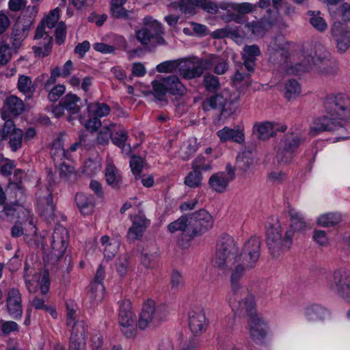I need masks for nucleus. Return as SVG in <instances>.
<instances>
[{"label": "nucleus", "instance_id": "nucleus-31", "mask_svg": "<svg viewBox=\"0 0 350 350\" xmlns=\"http://www.w3.org/2000/svg\"><path fill=\"white\" fill-rule=\"evenodd\" d=\"M100 242L103 246V254L105 258L110 260L117 254L120 244L116 240H110L108 236H103Z\"/></svg>", "mask_w": 350, "mask_h": 350}, {"label": "nucleus", "instance_id": "nucleus-62", "mask_svg": "<svg viewBox=\"0 0 350 350\" xmlns=\"http://www.w3.org/2000/svg\"><path fill=\"white\" fill-rule=\"evenodd\" d=\"M66 88L64 85H57L49 90V93L48 94V98L50 101L55 102L57 101L60 96L65 92Z\"/></svg>", "mask_w": 350, "mask_h": 350}, {"label": "nucleus", "instance_id": "nucleus-2", "mask_svg": "<svg viewBox=\"0 0 350 350\" xmlns=\"http://www.w3.org/2000/svg\"><path fill=\"white\" fill-rule=\"evenodd\" d=\"M136 38L143 46L150 51L154 50L158 46H165L167 42L163 38L165 29L162 24L152 17L144 19V26L136 31Z\"/></svg>", "mask_w": 350, "mask_h": 350}, {"label": "nucleus", "instance_id": "nucleus-22", "mask_svg": "<svg viewBox=\"0 0 350 350\" xmlns=\"http://www.w3.org/2000/svg\"><path fill=\"white\" fill-rule=\"evenodd\" d=\"M75 202L82 214L89 215L94 211L95 200L92 196L83 193H77L75 196Z\"/></svg>", "mask_w": 350, "mask_h": 350}, {"label": "nucleus", "instance_id": "nucleus-40", "mask_svg": "<svg viewBox=\"0 0 350 350\" xmlns=\"http://www.w3.org/2000/svg\"><path fill=\"white\" fill-rule=\"evenodd\" d=\"M301 93V88L298 82L295 79L288 80L284 87V96L290 100L295 98Z\"/></svg>", "mask_w": 350, "mask_h": 350}, {"label": "nucleus", "instance_id": "nucleus-29", "mask_svg": "<svg viewBox=\"0 0 350 350\" xmlns=\"http://www.w3.org/2000/svg\"><path fill=\"white\" fill-rule=\"evenodd\" d=\"M165 83V86L168 90V92L172 94L183 95L186 92V88L180 81L178 77L170 75L163 79Z\"/></svg>", "mask_w": 350, "mask_h": 350}, {"label": "nucleus", "instance_id": "nucleus-6", "mask_svg": "<svg viewBox=\"0 0 350 350\" xmlns=\"http://www.w3.org/2000/svg\"><path fill=\"white\" fill-rule=\"evenodd\" d=\"M234 98H232L228 89L223 90L220 93L206 98L202 103L204 111L210 109H216L219 113L220 118H227L235 111Z\"/></svg>", "mask_w": 350, "mask_h": 350}, {"label": "nucleus", "instance_id": "nucleus-11", "mask_svg": "<svg viewBox=\"0 0 350 350\" xmlns=\"http://www.w3.org/2000/svg\"><path fill=\"white\" fill-rule=\"evenodd\" d=\"M260 250V241L258 237H252L245 242L239 255V260L245 262L247 267H254Z\"/></svg>", "mask_w": 350, "mask_h": 350}, {"label": "nucleus", "instance_id": "nucleus-16", "mask_svg": "<svg viewBox=\"0 0 350 350\" xmlns=\"http://www.w3.org/2000/svg\"><path fill=\"white\" fill-rule=\"evenodd\" d=\"M253 267H247L245 262H242L241 260H238L233 262V265L230 267H224L223 271H230V286L231 290L235 295L239 291L242 286L241 280L245 275L246 270L252 269Z\"/></svg>", "mask_w": 350, "mask_h": 350}, {"label": "nucleus", "instance_id": "nucleus-59", "mask_svg": "<svg viewBox=\"0 0 350 350\" xmlns=\"http://www.w3.org/2000/svg\"><path fill=\"white\" fill-rule=\"evenodd\" d=\"M59 8H56L54 10H51L49 14L46 17H45L41 21V23H44L46 27H48L49 29H51L53 27H54L55 23L59 20Z\"/></svg>", "mask_w": 350, "mask_h": 350}, {"label": "nucleus", "instance_id": "nucleus-32", "mask_svg": "<svg viewBox=\"0 0 350 350\" xmlns=\"http://www.w3.org/2000/svg\"><path fill=\"white\" fill-rule=\"evenodd\" d=\"M167 230L171 233L182 231L187 236L191 238V234L189 232V215H183L174 221L171 222L167 226Z\"/></svg>", "mask_w": 350, "mask_h": 350}, {"label": "nucleus", "instance_id": "nucleus-19", "mask_svg": "<svg viewBox=\"0 0 350 350\" xmlns=\"http://www.w3.org/2000/svg\"><path fill=\"white\" fill-rule=\"evenodd\" d=\"M342 126L341 122L336 120L333 118L323 116L314 120L310 134L314 136L323 131H334L342 127Z\"/></svg>", "mask_w": 350, "mask_h": 350}, {"label": "nucleus", "instance_id": "nucleus-51", "mask_svg": "<svg viewBox=\"0 0 350 350\" xmlns=\"http://www.w3.org/2000/svg\"><path fill=\"white\" fill-rule=\"evenodd\" d=\"M111 15L115 18L122 19L124 21H133L135 19V14L133 10H126L123 7L119 9L111 10Z\"/></svg>", "mask_w": 350, "mask_h": 350}, {"label": "nucleus", "instance_id": "nucleus-50", "mask_svg": "<svg viewBox=\"0 0 350 350\" xmlns=\"http://www.w3.org/2000/svg\"><path fill=\"white\" fill-rule=\"evenodd\" d=\"M180 62L177 60L166 61L157 66V70L159 72H178L179 73V66Z\"/></svg>", "mask_w": 350, "mask_h": 350}, {"label": "nucleus", "instance_id": "nucleus-23", "mask_svg": "<svg viewBox=\"0 0 350 350\" xmlns=\"http://www.w3.org/2000/svg\"><path fill=\"white\" fill-rule=\"evenodd\" d=\"M29 25H25L17 23L14 25L11 34V44L13 48L18 49L21 46L22 42L27 36Z\"/></svg>", "mask_w": 350, "mask_h": 350}, {"label": "nucleus", "instance_id": "nucleus-63", "mask_svg": "<svg viewBox=\"0 0 350 350\" xmlns=\"http://www.w3.org/2000/svg\"><path fill=\"white\" fill-rule=\"evenodd\" d=\"M55 41L57 44H62L66 36V27L64 22H59L55 31Z\"/></svg>", "mask_w": 350, "mask_h": 350}, {"label": "nucleus", "instance_id": "nucleus-10", "mask_svg": "<svg viewBox=\"0 0 350 350\" xmlns=\"http://www.w3.org/2000/svg\"><path fill=\"white\" fill-rule=\"evenodd\" d=\"M162 308H142L138 314L137 327L146 330L160 322L165 316Z\"/></svg>", "mask_w": 350, "mask_h": 350}, {"label": "nucleus", "instance_id": "nucleus-30", "mask_svg": "<svg viewBox=\"0 0 350 350\" xmlns=\"http://www.w3.org/2000/svg\"><path fill=\"white\" fill-rule=\"evenodd\" d=\"M61 100L66 110L70 113L77 114L80 111L81 107L78 103L81 101V98L76 94L68 93Z\"/></svg>", "mask_w": 350, "mask_h": 350}, {"label": "nucleus", "instance_id": "nucleus-53", "mask_svg": "<svg viewBox=\"0 0 350 350\" xmlns=\"http://www.w3.org/2000/svg\"><path fill=\"white\" fill-rule=\"evenodd\" d=\"M128 137L127 132L124 129H121L117 131L115 129V131L113 132L111 141L115 145L124 149Z\"/></svg>", "mask_w": 350, "mask_h": 350}, {"label": "nucleus", "instance_id": "nucleus-25", "mask_svg": "<svg viewBox=\"0 0 350 350\" xmlns=\"http://www.w3.org/2000/svg\"><path fill=\"white\" fill-rule=\"evenodd\" d=\"M214 67V72L217 75H223L228 70L227 61L219 56L211 55L205 59V69Z\"/></svg>", "mask_w": 350, "mask_h": 350}, {"label": "nucleus", "instance_id": "nucleus-5", "mask_svg": "<svg viewBox=\"0 0 350 350\" xmlns=\"http://www.w3.org/2000/svg\"><path fill=\"white\" fill-rule=\"evenodd\" d=\"M327 114L336 120L350 122V97L345 94H329L323 102Z\"/></svg>", "mask_w": 350, "mask_h": 350}, {"label": "nucleus", "instance_id": "nucleus-57", "mask_svg": "<svg viewBox=\"0 0 350 350\" xmlns=\"http://www.w3.org/2000/svg\"><path fill=\"white\" fill-rule=\"evenodd\" d=\"M130 256L128 254L121 255L116 261V269L121 276L126 274L129 266Z\"/></svg>", "mask_w": 350, "mask_h": 350}, {"label": "nucleus", "instance_id": "nucleus-38", "mask_svg": "<svg viewBox=\"0 0 350 350\" xmlns=\"http://www.w3.org/2000/svg\"><path fill=\"white\" fill-rule=\"evenodd\" d=\"M254 129L256 131L257 137L262 140L269 139L275 133L273 125L271 122H264L260 124H256Z\"/></svg>", "mask_w": 350, "mask_h": 350}, {"label": "nucleus", "instance_id": "nucleus-15", "mask_svg": "<svg viewBox=\"0 0 350 350\" xmlns=\"http://www.w3.org/2000/svg\"><path fill=\"white\" fill-rule=\"evenodd\" d=\"M331 33L338 51L341 53H345L350 46V36L347 25L338 21L334 22L331 27Z\"/></svg>", "mask_w": 350, "mask_h": 350}, {"label": "nucleus", "instance_id": "nucleus-36", "mask_svg": "<svg viewBox=\"0 0 350 350\" xmlns=\"http://www.w3.org/2000/svg\"><path fill=\"white\" fill-rule=\"evenodd\" d=\"M53 38L46 35L44 38V42H39V46H34L32 49L37 56L45 57L49 55L52 49Z\"/></svg>", "mask_w": 350, "mask_h": 350}, {"label": "nucleus", "instance_id": "nucleus-41", "mask_svg": "<svg viewBox=\"0 0 350 350\" xmlns=\"http://www.w3.org/2000/svg\"><path fill=\"white\" fill-rule=\"evenodd\" d=\"M110 110V107L105 103H93L88 106V113L94 115L96 118L107 116Z\"/></svg>", "mask_w": 350, "mask_h": 350}, {"label": "nucleus", "instance_id": "nucleus-42", "mask_svg": "<svg viewBox=\"0 0 350 350\" xmlns=\"http://www.w3.org/2000/svg\"><path fill=\"white\" fill-rule=\"evenodd\" d=\"M198 146L196 139H190L184 142L180 150V157L183 160L187 161L196 152Z\"/></svg>", "mask_w": 350, "mask_h": 350}, {"label": "nucleus", "instance_id": "nucleus-20", "mask_svg": "<svg viewBox=\"0 0 350 350\" xmlns=\"http://www.w3.org/2000/svg\"><path fill=\"white\" fill-rule=\"evenodd\" d=\"M217 135L221 142L232 141L234 142L241 144L245 139L244 133L239 126L230 129L228 126L217 132Z\"/></svg>", "mask_w": 350, "mask_h": 350}, {"label": "nucleus", "instance_id": "nucleus-52", "mask_svg": "<svg viewBox=\"0 0 350 350\" xmlns=\"http://www.w3.org/2000/svg\"><path fill=\"white\" fill-rule=\"evenodd\" d=\"M23 136V131L21 129H18L8 137L10 139L9 146L10 147L12 151L16 152L21 148Z\"/></svg>", "mask_w": 350, "mask_h": 350}, {"label": "nucleus", "instance_id": "nucleus-64", "mask_svg": "<svg viewBox=\"0 0 350 350\" xmlns=\"http://www.w3.org/2000/svg\"><path fill=\"white\" fill-rule=\"evenodd\" d=\"M211 164L206 162V159L202 156L198 157L192 163V170L208 171L211 170Z\"/></svg>", "mask_w": 350, "mask_h": 350}, {"label": "nucleus", "instance_id": "nucleus-55", "mask_svg": "<svg viewBox=\"0 0 350 350\" xmlns=\"http://www.w3.org/2000/svg\"><path fill=\"white\" fill-rule=\"evenodd\" d=\"M260 55V50L258 45H246L243 48L242 58L243 59L256 61V57Z\"/></svg>", "mask_w": 350, "mask_h": 350}, {"label": "nucleus", "instance_id": "nucleus-12", "mask_svg": "<svg viewBox=\"0 0 350 350\" xmlns=\"http://www.w3.org/2000/svg\"><path fill=\"white\" fill-rule=\"evenodd\" d=\"M246 312L252 338L255 341L262 340L267 334V324L258 317L256 308H247Z\"/></svg>", "mask_w": 350, "mask_h": 350}, {"label": "nucleus", "instance_id": "nucleus-1", "mask_svg": "<svg viewBox=\"0 0 350 350\" xmlns=\"http://www.w3.org/2000/svg\"><path fill=\"white\" fill-rule=\"evenodd\" d=\"M304 57L301 62L290 66L287 72L293 75H301L311 70L325 75L336 73V70L330 60L329 52L321 44H315L310 49L304 51Z\"/></svg>", "mask_w": 350, "mask_h": 350}, {"label": "nucleus", "instance_id": "nucleus-34", "mask_svg": "<svg viewBox=\"0 0 350 350\" xmlns=\"http://www.w3.org/2000/svg\"><path fill=\"white\" fill-rule=\"evenodd\" d=\"M90 298L92 304L98 305L104 298L105 287L103 283L91 282L90 284Z\"/></svg>", "mask_w": 350, "mask_h": 350}, {"label": "nucleus", "instance_id": "nucleus-14", "mask_svg": "<svg viewBox=\"0 0 350 350\" xmlns=\"http://www.w3.org/2000/svg\"><path fill=\"white\" fill-rule=\"evenodd\" d=\"M205 69V59L181 61L179 66V74L187 79L200 77Z\"/></svg>", "mask_w": 350, "mask_h": 350}, {"label": "nucleus", "instance_id": "nucleus-9", "mask_svg": "<svg viewBox=\"0 0 350 350\" xmlns=\"http://www.w3.org/2000/svg\"><path fill=\"white\" fill-rule=\"evenodd\" d=\"M213 225V217L205 209L189 215V232L191 234V238L204 233Z\"/></svg>", "mask_w": 350, "mask_h": 350}, {"label": "nucleus", "instance_id": "nucleus-4", "mask_svg": "<svg viewBox=\"0 0 350 350\" xmlns=\"http://www.w3.org/2000/svg\"><path fill=\"white\" fill-rule=\"evenodd\" d=\"M294 231L292 229L286 230L284 236L282 235V229L280 225H272L267 232V245L270 254L273 257H278L282 252L288 250L292 245V238Z\"/></svg>", "mask_w": 350, "mask_h": 350}, {"label": "nucleus", "instance_id": "nucleus-47", "mask_svg": "<svg viewBox=\"0 0 350 350\" xmlns=\"http://www.w3.org/2000/svg\"><path fill=\"white\" fill-rule=\"evenodd\" d=\"M43 203L45 204L46 207L42 211V215L46 219H53L55 216V204L51 192L43 198Z\"/></svg>", "mask_w": 350, "mask_h": 350}, {"label": "nucleus", "instance_id": "nucleus-7", "mask_svg": "<svg viewBox=\"0 0 350 350\" xmlns=\"http://www.w3.org/2000/svg\"><path fill=\"white\" fill-rule=\"evenodd\" d=\"M328 288L350 304V271L336 269L326 280Z\"/></svg>", "mask_w": 350, "mask_h": 350}, {"label": "nucleus", "instance_id": "nucleus-21", "mask_svg": "<svg viewBox=\"0 0 350 350\" xmlns=\"http://www.w3.org/2000/svg\"><path fill=\"white\" fill-rule=\"evenodd\" d=\"M148 226V220L144 215H137L134 217L133 224L129 229L127 237L134 241L141 238Z\"/></svg>", "mask_w": 350, "mask_h": 350}, {"label": "nucleus", "instance_id": "nucleus-58", "mask_svg": "<svg viewBox=\"0 0 350 350\" xmlns=\"http://www.w3.org/2000/svg\"><path fill=\"white\" fill-rule=\"evenodd\" d=\"M18 129L15 127V124L12 120H8L5 122L2 129L0 131V137L1 140H5L12 133Z\"/></svg>", "mask_w": 350, "mask_h": 350}, {"label": "nucleus", "instance_id": "nucleus-3", "mask_svg": "<svg viewBox=\"0 0 350 350\" xmlns=\"http://www.w3.org/2000/svg\"><path fill=\"white\" fill-rule=\"evenodd\" d=\"M239 249L234 239L228 234L221 236L217 244L215 264L220 269L230 267L239 260Z\"/></svg>", "mask_w": 350, "mask_h": 350}, {"label": "nucleus", "instance_id": "nucleus-33", "mask_svg": "<svg viewBox=\"0 0 350 350\" xmlns=\"http://www.w3.org/2000/svg\"><path fill=\"white\" fill-rule=\"evenodd\" d=\"M68 152H66L64 148L62 139H57L53 143L51 148V154L55 165L65 159H68Z\"/></svg>", "mask_w": 350, "mask_h": 350}, {"label": "nucleus", "instance_id": "nucleus-56", "mask_svg": "<svg viewBox=\"0 0 350 350\" xmlns=\"http://www.w3.org/2000/svg\"><path fill=\"white\" fill-rule=\"evenodd\" d=\"M7 306H21L22 299L19 291L16 288L10 289L6 297Z\"/></svg>", "mask_w": 350, "mask_h": 350}, {"label": "nucleus", "instance_id": "nucleus-28", "mask_svg": "<svg viewBox=\"0 0 350 350\" xmlns=\"http://www.w3.org/2000/svg\"><path fill=\"white\" fill-rule=\"evenodd\" d=\"M107 183L113 189H120L122 185V178L118 170L113 164H109L105 169Z\"/></svg>", "mask_w": 350, "mask_h": 350}, {"label": "nucleus", "instance_id": "nucleus-26", "mask_svg": "<svg viewBox=\"0 0 350 350\" xmlns=\"http://www.w3.org/2000/svg\"><path fill=\"white\" fill-rule=\"evenodd\" d=\"M230 182L226 177L225 172L215 173L208 180L211 188L217 193H223L228 187Z\"/></svg>", "mask_w": 350, "mask_h": 350}, {"label": "nucleus", "instance_id": "nucleus-37", "mask_svg": "<svg viewBox=\"0 0 350 350\" xmlns=\"http://www.w3.org/2000/svg\"><path fill=\"white\" fill-rule=\"evenodd\" d=\"M220 8L222 10L231 9L244 16L253 10L254 5L250 3H233L224 2L220 4Z\"/></svg>", "mask_w": 350, "mask_h": 350}, {"label": "nucleus", "instance_id": "nucleus-39", "mask_svg": "<svg viewBox=\"0 0 350 350\" xmlns=\"http://www.w3.org/2000/svg\"><path fill=\"white\" fill-rule=\"evenodd\" d=\"M288 214L291 217V228L293 230L301 231L306 227V222L303 216L294 209H290Z\"/></svg>", "mask_w": 350, "mask_h": 350}, {"label": "nucleus", "instance_id": "nucleus-44", "mask_svg": "<svg viewBox=\"0 0 350 350\" xmlns=\"http://www.w3.org/2000/svg\"><path fill=\"white\" fill-rule=\"evenodd\" d=\"M340 220V216L338 214L329 213L321 215L317 222L321 226L329 227L336 225Z\"/></svg>", "mask_w": 350, "mask_h": 350}, {"label": "nucleus", "instance_id": "nucleus-49", "mask_svg": "<svg viewBox=\"0 0 350 350\" xmlns=\"http://www.w3.org/2000/svg\"><path fill=\"white\" fill-rule=\"evenodd\" d=\"M202 178L201 172L193 170V171L190 172L185 177L184 183L187 186L191 188H195L200 185Z\"/></svg>", "mask_w": 350, "mask_h": 350}, {"label": "nucleus", "instance_id": "nucleus-48", "mask_svg": "<svg viewBox=\"0 0 350 350\" xmlns=\"http://www.w3.org/2000/svg\"><path fill=\"white\" fill-rule=\"evenodd\" d=\"M250 152H243L237 159V167L238 169L246 172L254 163V159L250 157Z\"/></svg>", "mask_w": 350, "mask_h": 350}, {"label": "nucleus", "instance_id": "nucleus-27", "mask_svg": "<svg viewBox=\"0 0 350 350\" xmlns=\"http://www.w3.org/2000/svg\"><path fill=\"white\" fill-rule=\"evenodd\" d=\"M3 109L5 111L10 113L14 116H17L24 111L25 105L21 98L16 96H10L5 99Z\"/></svg>", "mask_w": 350, "mask_h": 350}, {"label": "nucleus", "instance_id": "nucleus-46", "mask_svg": "<svg viewBox=\"0 0 350 350\" xmlns=\"http://www.w3.org/2000/svg\"><path fill=\"white\" fill-rule=\"evenodd\" d=\"M245 28L255 36H262L265 33V24L260 21H253L247 22Z\"/></svg>", "mask_w": 350, "mask_h": 350}, {"label": "nucleus", "instance_id": "nucleus-60", "mask_svg": "<svg viewBox=\"0 0 350 350\" xmlns=\"http://www.w3.org/2000/svg\"><path fill=\"white\" fill-rule=\"evenodd\" d=\"M12 52L9 45L0 43V66L6 65L11 59Z\"/></svg>", "mask_w": 350, "mask_h": 350}, {"label": "nucleus", "instance_id": "nucleus-54", "mask_svg": "<svg viewBox=\"0 0 350 350\" xmlns=\"http://www.w3.org/2000/svg\"><path fill=\"white\" fill-rule=\"evenodd\" d=\"M204 84L208 92H216L220 88L219 78L213 75L204 76Z\"/></svg>", "mask_w": 350, "mask_h": 350}, {"label": "nucleus", "instance_id": "nucleus-8", "mask_svg": "<svg viewBox=\"0 0 350 350\" xmlns=\"http://www.w3.org/2000/svg\"><path fill=\"white\" fill-rule=\"evenodd\" d=\"M304 139L297 133L288 132L281 139L278 146L276 158L279 163L290 162Z\"/></svg>", "mask_w": 350, "mask_h": 350}, {"label": "nucleus", "instance_id": "nucleus-13", "mask_svg": "<svg viewBox=\"0 0 350 350\" xmlns=\"http://www.w3.org/2000/svg\"><path fill=\"white\" fill-rule=\"evenodd\" d=\"M68 232L62 226H57L51 237V255L59 259L64 254L68 241Z\"/></svg>", "mask_w": 350, "mask_h": 350}, {"label": "nucleus", "instance_id": "nucleus-61", "mask_svg": "<svg viewBox=\"0 0 350 350\" xmlns=\"http://www.w3.org/2000/svg\"><path fill=\"white\" fill-rule=\"evenodd\" d=\"M144 166L143 159L140 157L133 156L130 160V167L137 178L139 176Z\"/></svg>", "mask_w": 350, "mask_h": 350}, {"label": "nucleus", "instance_id": "nucleus-24", "mask_svg": "<svg viewBox=\"0 0 350 350\" xmlns=\"http://www.w3.org/2000/svg\"><path fill=\"white\" fill-rule=\"evenodd\" d=\"M17 88L25 96V98L29 100L33 97L36 85L33 83L31 77L26 75H19Z\"/></svg>", "mask_w": 350, "mask_h": 350}, {"label": "nucleus", "instance_id": "nucleus-45", "mask_svg": "<svg viewBox=\"0 0 350 350\" xmlns=\"http://www.w3.org/2000/svg\"><path fill=\"white\" fill-rule=\"evenodd\" d=\"M153 94L155 98L164 103H167V100L165 98L166 92H168L165 83L162 81H153L152 82Z\"/></svg>", "mask_w": 350, "mask_h": 350}, {"label": "nucleus", "instance_id": "nucleus-18", "mask_svg": "<svg viewBox=\"0 0 350 350\" xmlns=\"http://www.w3.org/2000/svg\"><path fill=\"white\" fill-rule=\"evenodd\" d=\"M83 321L75 322L71 331L69 350H85V326Z\"/></svg>", "mask_w": 350, "mask_h": 350}, {"label": "nucleus", "instance_id": "nucleus-43", "mask_svg": "<svg viewBox=\"0 0 350 350\" xmlns=\"http://www.w3.org/2000/svg\"><path fill=\"white\" fill-rule=\"evenodd\" d=\"M116 126L115 124H111L109 126H104L98 133L97 142L99 144L106 145L111 139L113 132L115 131Z\"/></svg>", "mask_w": 350, "mask_h": 350}, {"label": "nucleus", "instance_id": "nucleus-35", "mask_svg": "<svg viewBox=\"0 0 350 350\" xmlns=\"http://www.w3.org/2000/svg\"><path fill=\"white\" fill-rule=\"evenodd\" d=\"M308 15L310 16V24L318 31L324 32L327 29V24L325 19L321 16L319 11L308 12Z\"/></svg>", "mask_w": 350, "mask_h": 350}, {"label": "nucleus", "instance_id": "nucleus-17", "mask_svg": "<svg viewBox=\"0 0 350 350\" xmlns=\"http://www.w3.org/2000/svg\"><path fill=\"white\" fill-rule=\"evenodd\" d=\"M208 321L202 308H193L189 312V325L194 335H198L206 329Z\"/></svg>", "mask_w": 350, "mask_h": 350}]
</instances>
